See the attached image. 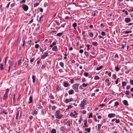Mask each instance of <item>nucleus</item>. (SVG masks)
Wrapping results in <instances>:
<instances>
[{"label":"nucleus","mask_w":133,"mask_h":133,"mask_svg":"<svg viewBox=\"0 0 133 133\" xmlns=\"http://www.w3.org/2000/svg\"><path fill=\"white\" fill-rule=\"evenodd\" d=\"M130 87V85H127L126 87L127 89H129Z\"/></svg>","instance_id":"obj_58"},{"label":"nucleus","mask_w":133,"mask_h":133,"mask_svg":"<svg viewBox=\"0 0 133 133\" xmlns=\"http://www.w3.org/2000/svg\"><path fill=\"white\" fill-rule=\"evenodd\" d=\"M40 51L42 53H43L44 52V50H43L41 48H40Z\"/></svg>","instance_id":"obj_62"},{"label":"nucleus","mask_w":133,"mask_h":133,"mask_svg":"<svg viewBox=\"0 0 133 133\" xmlns=\"http://www.w3.org/2000/svg\"><path fill=\"white\" fill-rule=\"evenodd\" d=\"M87 100L86 99H84L83 101L81 102V103L80 104V105L81 107H83L84 105L87 104L86 102Z\"/></svg>","instance_id":"obj_3"},{"label":"nucleus","mask_w":133,"mask_h":133,"mask_svg":"<svg viewBox=\"0 0 133 133\" xmlns=\"http://www.w3.org/2000/svg\"><path fill=\"white\" fill-rule=\"evenodd\" d=\"M19 111H20V115H21V111H17V114H16V119H18V116H19Z\"/></svg>","instance_id":"obj_14"},{"label":"nucleus","mask_w":133,"mask_h":133,"mask_svg":"<svg viewBox=\"0 0 133 133\" xmlns=\"http://www.w3.org/2000/svg\"><path fill=\"white\" fill-rule=\"evenodd\" d=\"M70 82L71 83H72L74 82V80L73 79H71L70 80Z\"/></svg>","instance_id":"obj_64"},{"label":"nucleus","mask_w":133,"mask_h":133,"mask_svg":"<svg viewBox=\"0 0 133 133\" xmlns=\"http://www.w3.org/2000/svg\"><path fill=\"white\" fill-rule=\"evenodd\" d=\"M92 117V114L91 113H90L89 115L88 118H90V117Z\"/></svg>","instance_id":"obj_43"},{"label":"nucleus","mask_w":133,"mask_h":133,"mask_svg":"<svg viewBox=\"0 0 133 133\" xmlns=\"http://www.w3.org/2000/svg\"><path fill=\"white\" fill-rule=\"evenodd\" d=\"M115 122L117 123H119L120 122V121L119 119H116L115 120Z\"/></svg>","instance_id":"obj_48"},{"label":"nucleus","mask_w":133,"mask_h":133,"mask_svg":"<svg viewBox=\"0 0 133 133\" xmlns=\"http://www.w3.org/2000/svg\"><path fill=\"white\" fill-rule=\"evenodd\" d=\"M130 91H126L125 92V94L127 95H128L129 94Z\"/></svg>","instance_id":"obj_41"},{"label":"nucleus","mask_w":133,"mask_h":133,"mask_svg":"<svg viewBox=\"0 0 133 133\" xmlns=\"http://www.w3.org/2000/svg\"><path fill=\"white\" fill-rule=\"evenodd\" d=\"M132 32L131 31L129 30L128 31H124V33L125 34H127L129 33H130Z\"/></svg>","instance_id":"obj_26"},{"label":"nucleus","mask_w":133,"mask_h":133,"mask_svg":"<svg viewBox=\"0 0 133 133\" xmlns=\"http://www.w3.org/2000/svg\"><path fill=\"white\" fill-rule=\"evenodd\" d=\"M119 104V103L117 102H116L115 103V104L114 106H116Z\"/></svg>","instance_id":"obj_34"},{"label":"nucleus","mask_w":133,"mask_h":133,"mask_svg":"<svg viewBox=\"0 0 133 133\" xmlns=\"http://www.w3.org/2000/svg\"><path fill=\"white\" fill-rule=\"evenodd\" d=\"M72 25L74 27V29H76V27L77 25V23L75 22H74L72 24Z\"/></svg>","instance_id":"obj_17"},{"label":"nucleus","mask_w":133,"mask_h":133,"mask_svg":"<svg viewBox=\"0 0 133 133\" xmlns=\"http://www.w3.org/2000/svg\"><path fill=\"white\" fill-rule=\"evenodd\" d=\"M44 54H45V55H43L42 56H41V59H44L46 57H47L49 55V54L47 52H45L44 53Z\"/></svg>","instance_id":"obj_5"},{"label":"nucleus","mask_w":133,"mask_h":133,"mask_svg":"<svg viewBox=\"0 0 133 133\" xmlns=\"http://www.w3.org/2000/svg\"><path fill=\"white\" fill-rule=\"evenodd\" d=\"M70 116L72 117H75V115L74 114L72 113H71L70 114Z\"/></svg>","instance_id":"obj_37"},{"label":"nucleus","mask_w":133,"mask_h":133,"mask_svg":"<svg viewBox=\"0 0 133 133\" xmlns=\"http://www.w3.org/2000/svg\"><path fill=\"white\" fill-rule=\"evenodd\" d=\"M89 74L88 72H85L84 73V75L86 77H87Z\"/></svg>","instance_id":"obj_36"},{"label":"nucleus","mask_w":133,"mask_h":133,"mask_svg":"<svg viewBox=\"0 0 133 133\" xmlns=\"http://www.w3.org/2000/svg\"><path fill=\"white\" fill-rule=\"evenodd\" d=\"M101 125L100 124H98V130H99L100 129L101 127Z\"/></svg>","instance_id":"obj_44"},{"label":"nucleus","mask_w":133,"mask_h":133,"mask_svg":"<svg viewBox=\"0 0 133 133\" xmlns=\"http://www.w3.org/2000/svg\"><path fill=\"white\" fill-rule=\"evenodd\" d=\"M87 84H85L84 83H83L82 84V86L83 87H86L87 86Z\"/></svg>","instance_id":"obj_47"},{"label":"nucleus","mask_w":133,"mask_h":133,"mask_svg":"<svg viewBox=\"0 0 133 133\" xmlns=\"http://www.w3.org/2000/svg\"><path fill=\"white\" fill-rule=\"evenodd\" d=\"M112 76L113 77V78L114 79H115L116 78V76L115 74L113 75H112Z\"/></svg>","instance_id":"obj_57"},{"label":"nucleus","mask_w":133,"mask_h":133,"mask_svg":"<svg viewBox=\"0 0 133 133\" xmlns=\"http://www.w3.org/2000/svg\"><path fill=\"white\" fill-rule=\"evenodd\" d=\"M60 89V88L59 87V86H57V88H56V90L57 91H58Z\"/></svg>","instance_id":"obj_42"},{"label":"nucleus","mask_w":133,"mask_h":133,"mask_svg":"<svg viewBox=\"0 0 133 133\" xmlns=\"http://www.w3.org/2000/svg\"><path fill=\"white\" fill-rule=\"evenodd\" d=\"M25 0H22L20 2V3H25Z\"/></svg>","instance_id":"obj_45"},{"label":"nucleus","mask_w":133,"mask_h":133,"mask_svg":"<svg viewBox=\"0 0 133 133\" xmlns=\"http://www.w3.org/2000/svg\"><path fill=\"white\" fill-rule=\"evenodd\" d=\"M74 92V91L72 90H71L69 91V94L70 95H71L73 94Z\"/></svg>","instance_id":"obj_16"},{"label":"nucleus","mask_w":133,"mask_h":133,"mask_svg":"<svg viewBox=\"0 0 133 133\" xmlns=\"http://www.w3.org/2000/svg\"><path fill=\"white\" fill-rule=\"evenodd\" d=\"M102 67H103V66H99V67L97 68L96 69L97 70H100V69H102Z\"/></svg>","instance_id":"obj_27"},{"label":"nucleus","mask_w":133,"mask_h":133,"mask_svg":"<svg viewBox=\"0 0 133 133\" xmlns=\"http://www.w3.org/2000/svg\"><path fill=\"white\" fill-rule=\"evenodd\" d=\"M89 36L91 37H92L93 36V34L92 32H89Z\"/></svg>","instance_id":"obj_22"},{"label":"nucleus","mask_w":133,"mask_h":133,"mask_svg":"<svg viewBox=\"0 0 133 133\" xmlns=\"http://www.w3.org/2000/svg\"><path fill=\"white\" fill-rule=\"evenodd\" d=\"M92 44L93 45L95 46H97L98 44L97 42H92Z\"/></svg>","instance_id":"obj_24"},{"label":"nucleus","mask_w":133,"mask_h":133,"mask_svg":"<svg viewBox=\"0 0 133 133\" xmlns=\"http://www.w3.org/2000/svg\"><path fill=\"white\" fill-rule=\"evenodd\" d=\"M56 44V43L55 42H53L50 45V46L51 47H52L53 45H55Z\"/></svg>","instance_id":"obj_30"},{"label":"nucleus","mask_w":133,"mask_h":133,"mask_svg":"<svg viewBox=\"0 0 133 133\" xmlns=\"http://www.w3.org/2000/svg\"><path fill=\"white\" fill-rule=\"evenodd\" d=\"M99 77L98 76L96 75L94 77V79L95 80H98L99 79Z\"/></svg>","instance_id":"obj_31"},{"label":"nucleus","mask_w":133,"mask_h":133,"mask_svg":"<svg viewBox=\"0 0 133 133\" xmlns=\"http://www.w3.org/2000/svg\"><path fill=\"white\" fill-rule=\"evenodd\" d=\"M115 69L117 71H118L119 70H120V68H118V66H116L115 67Z\"/></svg>","instance_id":"obj_33"},{"label":"nucleus","mask_w":133,"mask_h":133,"mask_svg":"<svg viewBox=\"0 0 133 133\" xmlns=\"http://www.w3.org/2000/svg\"><path fill=\"white\" fill-rule=\"evenodd\" d=\"M63 34V33L62 32L58 33L56 35L58 36H60Z\"/></svg>","instance_id":"obj_21"},{"label":"nucleus","mask_w":133,"mask_h":133,"mask_svg":"<svg viewBox=\"0 0 133 133\" xmlns=\"http://www.w3.org/2000/svg\"><path fill=\"white\" fill-rule=\"evenodd\" d=\"M8 90V89H7V91L6 92V93L4 94V97H3V99H6V97L8 96V94H7Z\"/></svg>","instance_id":"obj_11"},{"label":"nucleus","mask_w":133,"mask_h":133,"mask_svg":"<svg viewBox=\"0 0 133 133\" xmlns=\"http://www.w3.org/2000/svg\"><path fill=\"white\" fill-rule=\"evenodd\" d=\"M22 8L25 11H26L28 9V7L26 5H23Z\"/></svg>","instance_id":"obj_4"},{"label":"nucleus","mask_w":133,"mask_h":133,"mask_svg":"<svg viewBox=\"0 0 133 133\" xmlns=\"http://www.w3.org/2000/svg\"><path fill=\"white\" fill-rule=\"evenodd\" d=\"M41 111L42 114L43 115H44V114L46 113V110L44 109H42Z\"/></svg>","instance_id":"obj_9"},{"label":"nucleus","mask_w":133,"mask_h":133,"mask_svg":"<svg viewBox=\"0 0 133 133\" xmlns=\"http://www.w3.org/2000/svg\"><path fill=\"white\" fill-rule=\"evenodd\" d=\"M79 52L81 53H83V50L82 49H80L79 51Z\"/></svg>","instance_id":"obj_56"},{"label":"nucleus","mask_w":133,"mask_h":133,"mask_svg":"<svg viewBox=\"0 0 133 133\" xmlns=\"http://www.w3.org/2000/svg\"><path fill=\"white\" fill-rule=\"evenodd\" d=\"M37 113V111L35 110H34L32 112V114L33 115L36 114Z\"/></svg>","instance_id":"obj_28"},{"label":"nucleus","mask_w":133,"mask_h":133,"mask_svg":"<svg viewBox=\"0 0 133 133\" xmlns=\"http://www.w3.org/2000/svg\"><path fill=\"white\" fill-rule=\"evenodd\" d=\"M82 112L83 114H86V111L84 110L82 111Z\"/></svg>","instance_id":"obj_50"},{"label":"nucleus","mask_w":133,"mask_h":133,"mask_svg":"<svg viewBox=\"0 0 133 133\" xmlns=\"http://www.w3.org/2000/svg\"><path fill=\"white\" fill-rule=\"evenodd\" d=\"M52 110H55L56 108V107L55 106H54L52 107Z\"/></svg>","instance_id":"obj_53"},{"label":"nucleus","mask_w":133,"mask_h":133,"mask_svg":"<svg viewBox=\"0 0 133 133\" xmlns=\"http://www.w3.org/2000/svg\"><path fill=\"white\" fill-rule=\"evenodd\" d=\"M126 83L124 81H123L122 82V86L124 87L126 85Z\"/></svg>","instance_id":"obj_20"},{"label":"nucleus","mask_w":133,"mask_h":133,"mask_svg":"<svg viewBox=\"0 0 133 133\" xmlns=\"http://www.w3.org/2000/svg\"><path fill=\"white\" fill-rule=\"evenodd\" d=\"M59 110H57L56 112L55 117L58 119H60L61 118L62 116V115L61 114V115H59Z\"/></svg>","instance_id":"obj_1"},{"label":"nucleus","mask_w":133,"mask_h":133,"mask_svg":"<svg viewBox=\"0 0 133 133\" xmlns=\"http://www.w3.org/2000/svg\"><path fill=\"white\" fill-rule=\"evenodd\" d=\"M131 21V19L129 18H125V21L126 23H128Z\"/></svg>","instance_id":"obj_8"},{"label":"nucleus","mask_w":133,"mask_h":133,"mask_svg":"<svg viewBox=\"0 0 133 133\" xmlns=\"http://www.w3.org/2000/svg\"><path fill=\"white\" fill-rule=\"evenodd\" d=\"M63 85L64 87H67L68 86V84L66 82H64L63 83Z\"/></svg>","instance_id":"obj_18"},{"label":"nucleus","mask_w":133,"mask_h":133,"mask_svg":"<svg viewBox=\"0 0 133 133\" xmlns=\"http://www.w3.org/2000/svg\"><path fill=\"white\" fill-rule=\"evenodd\" d=\"M35 60L34 58H32V59H31L30 60V62L31 63L33 62V61H34Z\"/></svg>","instance_id":"obj_55"},{"label":"nucleus","mask_w":133,"mask_h":133,"mask_svg":"<svg viewBox=\"0 0 133 133\" xmlns=\"http://www.w3.org/2000/svg\"><path fill=\"white\" fill-rule=\"evenodd\" d=\"M130 83L131 85H133V80H131L130 81Z\"/></svg>","instance_id":"obj_46"},{"label":"nucleus","mask_w":133,"mask_h":133,"mask_svg":"<svg viewBox=\"0 0 133 133\" xmlns=\"http://www.w3.org/2000/svg\"><path fill=\"white\" fill-rule=\"evenodd\" d=\"M67 123L68 124V125L70 126V121L69 120H68L67 121Z\"/></svg>","instance_id":"obj_35"},{"label":"nucleus","mask_w":133,"mask_h":133,"mask_svg":"<svg viewBox=\"0 0 133 133\" xmlns=\"http://www.w3.org/2000/svg\"><path fill=\"white\" fill-rule=\"evenodd\" d=\"M56 129H53L52 130L51 132V133H56Z\"/></svg>","instance_id":"obj_23"},{"label":"nucleus","mask_w":133,"mask_h":133,"mask_svg":"<svg viewBox=\"0 0 133 133\" xmlns=\"http://www.w3.org/2000/svg\"><path fill=\"white\" fill-rule=\"evenodd\" d=\"M79 85V84L78 83L74 85L73 86V89L75 90L76 91H78V88Z\"/></svg>","instance_id":"obj_2"},{"label":"nucleus","mask_w":133,"mask_h":133,"mask_svg":"<svg viewBox=\"0 0 133 133\" xmlns=\"http://www.w3.org/2000/svg\"><path fill=\"white\" fill-rule=\"evenodd\" d=\"M39 45L38 44H36L35 45V47L36 48H39Z\"/></svg>","instance_id":"obj_40"},{"label":"nucleus","mask_w":133,"mask_h":133,"mask_svg":"<svg viewBox=\"0 0 133 133\" xmlns=\"http://www.w3.org/2000/svg\"><path fill=\"white\" fill-rule=\"evenodd\" d=\"M87 120H85L84 121V125L83 126V127L84 128H85L86 127H88V126L87 125Z\"/></svg>","instance_id":"obj_13"},{"label":"nucleus","mask_w":133,"mask_h":133,"mask_svg":"<svg viewBox=\"0 0 133 133\" xmlns=\"http://www.w3.org/2000/svg\"><path fill=\"white\" fill-rule=\"evenodd\" d=\"M128 11L129 12L133 11V9H130L128 10Z\"/></svg>","instance_id":"obj_63"},{"label":"nucleus","mask_w":133,"mask_h":133,"mask_svg":"<svg viewBox=\"0 0 133 133\" xmlns=\"http://www.w3.org/2000/svg\"><path fill=\"white\" fill-rule=\"evenodd\" d=\"M3 68V64H0V69L1 70H2Z\"/></svg>","instance_id":"obj_51"},{"label":"nucleus","mask_w":133,"mask_h":133,"mask_svg":"<svg viewBox=\"0 0 133 133\" xmlns=\"http://www.w3.org/2000/svg\"><path fill=\"white\" fill-rule=\"evenodd\" d=\"M57 50V47L56 46H54L52 49V50L54 51H56Z\"/></svg>","instance_id":"obj_19"},{"label":"nucleus","mask_w":133,"mask_h":133,"mask_svg":"<svg viewBox=\"0 0 133 133\" xmlns=\"http://www.w3.org/2000/svg\"><path fill=\"white\" fill-rule=\"evenodd\" d=\"M101 35L103 36L105 35V32L103 31H102L101 33Z\"/></svg>","instance_id":"obj_54"},{"label":"nucleus","mask_w":133,"mask_h":133,"mask_svg":"<svg viewBox=\"0 0 133 133\" xmlns=\"http://www.w3.org/2000/svg\"><path fill=\"white\" fill-rule=\"evenodd\" d=\"M123 104L125 105H128V104L126 100H124L123 101Z\"/></svg>","instance_id":"obj_15"},{"label":"nucleus","mask_w":133,"mask_h":133,"mask_svg":"<svg viewBox=\"0 0 133 133\" xmlns=\"http://www.w3.org/2000/svg\"><path fill=\"white\" fill-rule=\"evenodd\" d=\"M109 80L108 78H107V79H106L105 80V82H109Z\"/></svg>","instance_id":"obj_59"},{"label":"nucleus","mask_w":133,"mask_h":133,"mask_svg":"<svg viewBox=\"0 0 133 133\" xmlns=\"http://www.w3.org/2000/svg\"><path fill=\"white\" fill-rule=\"evenodd\" d=\"M32 102V98L31 96L29 98V101L28 102L29 104L31 103Z\"/></svg>","instance_id":"obj_10"},{"label":"nucleus","mask_w":133,"mask_h":133,"mask_svg":"<svg viewBox=\"0 0 133 133\" xmlns=\"http://www.w3.org/2000/svg\"><path fill=\"white\" fill-rule=\"evenodd\" d=\"M60 129L62 131H64L66 130L65 127L64 126H63L60 128Z\"/></svg>","instance_id":"obj_12"},{"label":"nucleus","mask_w":133,"mask_h":133,"mask_svg":"<svg viewBox=\"0 0 133 133\" xmlns=\"http://www.w3.org/2000/svg\"><path fill=\"white\" fill-rule=\"evenodd\" d=\"M86 46L87 47V50H89L90 49V48H89V46H90V45H86Z\"/></svg>","instance_id":"obj_52"},{"label":"nucleus","mask_w":133,"mask_h":133,"mask_svg":"<svg viewBox=\"0 0 133 133\" xmlns=\"http://www.w3.org/2000/svg\"><path fill=\"white\" fill-rule=\"evenodd\" d=\"M8 57H5V62H4V63H5V64H6V61L8 60Z\"/></svg>","instance_id":"obj_49"},{"label":"nucleus","mask_w":133,"mask_h":133,"mask_svg":"<svg viewBox=\"0 0 133 133\" xmlns=\"http://www.w3.org/2000/svg\"><path fill=\"white\" fill-rule=\"evenodd\" d=\"M115 116V114L114 113H110L108 114V117L110 118L114 117Z\"/></svg>","instance_id":"obj_6"},{"label":"nucleus","mask_w":133,"mask_h":133,"mask_svg":"<svg viewBox=\"0 0 133 133\" xmlns=\"http://www.w3.org/2000/svg\"><path fill=\"white\" fill-rule=\"evenodd\" d=\"M85 131H87L88 132H90V128H85Z\"/></svg>","instance_id":"obj_29"},{"label":"nucleus","mask_w":133,"mask_h":133,"mask_svg":"<svg viewBox=\"0 0 133 133\" xmlns=\"http://www.w3.org/2000/svg\"><path fill=\"white\" fill-rule=\"evenodd\" d=\"M118 78H117L115 81L116 84H118Z\"/></svg>","instance_id":"obj_60"},{"label":"nucleus","mask_w":133,"mask_h":133,"mask_svg":"<svg viewBox=\"0 0 133 133\" xmlns=\"http://www.w3.org/2000/svg\"><path fill=\"white\" fill-rule=\"evenodd\" d=\"M3 113L7 115L8 113V112L7 111H6L5 110H3Z\"/></svg>","instance_id":"obj_39"},{"label":"nucleus","mask_w":133,"mask_h":133,"mask_svg":"<svg viewBox=\"0 0 133 133\" xmlns=\"http://www.w3.org/2000/svg\"><path fill=\"white\" fill-rule=\"evenodd\" d=\"M39 11L41 12H42L43 11V9L41 8H39Z\"/></svg>","instance_id":"obj_61"},{"label":"nucleus","mask_w":133,"mask_h":133,"mask_svg":"<svg viewBox=\"0 0 133 133\" xmlns=\"http://www.w3.org/2000/svg\"><path fill=\"white\" fill-rule=\"evenodd\" d=\"M59 65L61 66L63 68H64V64L62 62H60L59 63Z\"/></svg>","instance_id":"obj_25"},{"label":"nucleus","mask_w":133,"mask_h":133,"mask_svg":"<svg viewBox=\"0 0 133 133\" xmlns=\"http://www.w3.org/2000/svg\"><path fill=\"white\" fill-rule=\"evenodd\" d=\"M32 79H33L32 82L33 83H35V76H33L32 77Z\"/></svg>","instance_id":"obj_32"},{"label":"nucleus","mask_w":133,"mask_h":133,"mask_svg":"<svg viewBox=\"0 0 133 133\" xmlns=\"http://www.w3.org/2000/svg\"><path fill=\"white\" fill-rule=\"evenodd\" d=\"M39 4V3H37L36 4H34V7H36L37 6H38Z\"/></svg>","instance_id":"obj_38"},{"label":"nucleus","mask_w":133,"mask_h":133,"mask_svg":"<svg viewBox=\"0 0 133 133\" xmlns=\"http://www.w3.org/2000/svg\"><path fill=\"white\" fill-rule=\"evenodd\" d=\"M73 99L72 98H70L69 99H66L65 100V102L66 103H68L69 102L73 101Z\"/></svg>","instance_id":"obj_7"}]
</instances>
